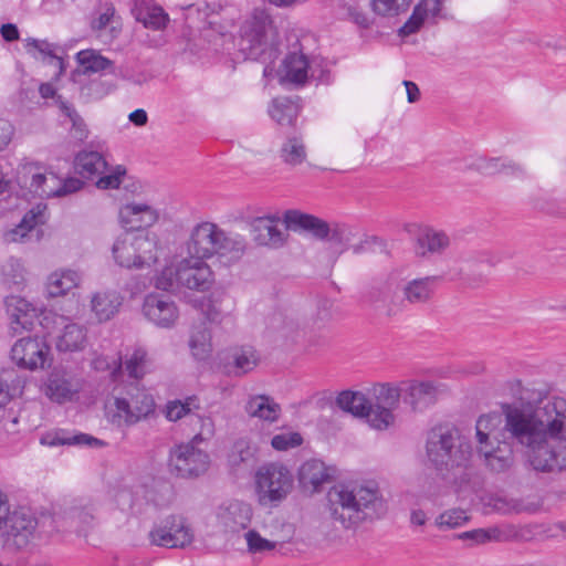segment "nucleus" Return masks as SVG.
I'll return each instance as SVG.
<instances>
[{
  "label": "nucleus",
  "mask_w": 566,
  "mask_h": 566,
  "mask_svg": "<svg viewBox=\"0 0 566 566\" xmlns=\"http://www.w3.org/2000/svg\"><path fill=\"white\" fill-rule=\"evenodd\" d=\"M367 392L369 424L377 430L387 429L395 420L392 411L399 403L401 388L391 384H377Z\"/></svg>",
  "instance_id": "10"
},
{
  "label": "nucleus",
  "mask_w": 566,
  "mask_h": 566,
  "mask_svg": "<svg viewBox=\"0 0 566 566\" xmlns=\"http://www.w3.org/2000/svg\"><path fill=\"white\" fill-rule=\"evenodd\" d=\"M41 443L48 446H90V447H99L103 446L104 442L94 438L86 433H78L73 436H67L65 432L60 431L54 434H46L41 439Z\"/></svg>",
  "instance_id": "44"
},
{
  "label": "nucleus",
  "mask_w": 566,
  "mask_h": 566,
  "mask_svg": "<svg viewBox=\"0 0 566 566\" xmlns=\"http://www.w3.org/2000/svg\"><path fill=\"white\" fill-rule=\"evenodd\" d=\"M248 552L251 554H264L275 548V542L262 537L256 531L250 530L244 534Z\"/></svg>",
  "instance_id": "56"
},
{
  "label": "nucleus",
  "mask_w": 566,
  "mask_h": 566,
  "mask_svg": "<svg viewBox=\"0 0 566 566\" xmlns=\"http://www.w3.org/2000/svg\"><path fill=\"white\" fill-rule=\"evenodd\" d=\"M428 461L440 472L465 468L472 449L460 431L450 424H438L427 433Z\"/></svg>",
  "instance_id": "4"
},
{
  "label": "nucleus",
  "mask_w": 566,
  "mask_h": 566,
  "mask_svg": "<svg viewBox=\"0 0 566 566\" xmlns=\"http://www.w3.org/2000/svg\"><path fill=\"white\" fill-rule=\"evenodd\" d=\"M87 343L86 328L83 325L71 323L64 326L56 339L59 352H80Z\"/></svg>",
  "instance_id": "37"
},
{
  "label": "nucleus",
  "mask_w": 566,
  "mask_h": 566,
  "mask_svg": "<svg viewBox=\"0 0 566 566\" xmlns=\"http://www.w3.org/2000/svg\"><path fill=\"white\" fill-rule=\"evenodd\" d=\"M199 439L201 434H196L190 442L180 444L171 451L169 465L176 475L192 478L208 470L209 455L197 447Z\"/></svg>",
  "instance_id": "12"
},
{
  "label": "nucleus",
  "mask_w": 566,
  "mask_h": 566,
  "mask_svg": "<svg viewBox=\"0 0 566 566\" xmlns=\"http://www.w3.org/2000/svg\"><path fill=\"white\" fill-rule=\"evenodd\" d=\"M231 359L234 375L242 376L252 371L258 366L260 355L253 347L242 346L233 349Z\"/></svg>",
  "instance_id": "42"
},
{
  "label": "nucleus",
  "mask_w": 566,
  "mask_h": 566,
  "mask_svg": "<svg viewBox=\"0 0 566 566\" xmlns=\"http://www.w3.org/2000/svg\"><path fill=\"white\" fill-rule=\"evenodd\" d=\"M203 259L191 255L190 259H184L178 263L181 287L198 292L210 289L213 283V273L210 266L202 261Z\"/></svg>",
  "instance_id": "14"
},
{
  "label": "nucleus",
  "mask_w": 566,
  "mask_h": 566,
  "mask_svg": "<svg viewBox=\"0 0 566 566\" xmlns=\"http://www.w3.org/2000/svg\"><path fill=\"white\" fill-rule=\"evenodd\" d=\"M504 430L526 448L527 460L537 472L566 469V400L555 397L535 409L505 405Z\"/></svg>",
  "instance_id": "1"
},
{
  "label": "nucleus",
  "mask_w": 566,
  "mask_h": 566,
  "mask_svg": "<svg viewBox=\"0 0 566 566\" xmlns=\"http://www.w3.org/2000/svg\"><path fill=\"white\" fill-rule=\"evenodd\" d=\"M247 250V241L239 233L228 232L216 223L202 222L196 226L188 242V252L197 258L217 256L224 265L238 262Z\"/></svg>",
  "instance_id": "3"
},
{
  "label": "nucleus",
  "mask_w": 566,
  "mask_h": 566,
  "mask_svg": "<svg viewBox=\"0 0 566 566\" xmlns=\"http://www.w3.org/2000/svg\"><path fill=\"white\" fill-rule=\"evenodd\" d=\"M151 545L165 548H186L195 539L188 521L181 515H168L155 523L148 533Z\"/></svg>",
  "instance_id": "9"
},
{
  "label": "nucleus",
  "mask_w": 566,
  "mask_h": 566,
  "mask_svg": "<svg viewBox=\"0 0 566 566\" xmlns=\"http://www.w3.org/2000/svg\"><path fill=\"white\" fill-rule=\"evenodd\" d=\"M4 304L14 331L19 328L31 329L33 327L39 314V310L33 304L18 295L7 296Z\"/></svg>",
  "instance_id": "24"
},
{
  "label": "nucleus",
  "mask_w": 566,
  "mask_h": 566,
  "mask_svg": "<svg viewBox=\"0 0 566 566\" xmlns=\"http://www.w3.org/2000/svg\"><path fill=\"white\" fill-rule=\"evenodd\" d=\"M119 222L127 231H137L154 226L159 218L158 211L146 202H127L119 208Z\"/></svg>",
  "instance_id": "18"
},
{
  "label": "nucleus",
  "mask_w": 566,
  "mask_h": 566,
  "mask_svg": "<svg viewBox=\"0 0 566 566\" xmlns=\"http://www.w3.org/2000/svg\"><path fill=\"white\" fill-rule=\"evenodd\" d=\"M50 346L40 337H23L11 348V359L20 368L35 370L49 361Z\"/></svg>",
  "instance_id": "13"
},
{
  "label": "nucleus",
  "mask_w": 566,
  "mask_h": 566,
  "mask_svg": "<svg viewBox=\"0 0 566 566\" xmlns=\"http://www.w3.org/2000/svg\"><path fill=\"white\" fill-rule=\"evenodd\" d=\"M469 521V516L465 511L461 509H452L441 513L436 524L439 527L455 528L460 527Z\"/></svg>",
  "instance_id": "57"
},
{
  "label": "nucleus",
  "mask_w": 566,
  "mask_h": 566,
  "mask_svg": "<svg viewBox=\"0 0 566 566\" xmlns=\"http://www.w3.org/2000/svg\"><path fill=\"white\" fill-rule=\"evenodd\" d=\"M251 517V505L238 500L222 503L217 511L219 524L229 532H239L247 528Z\"/></svg>",
  "instance_id": "19"
},
{
  "label": "nucleus",
  "mask_w": 566,
  "mask_h": 566,
  "mask_svg": "<svg viewBox=\"0 0 566 566\" xmlns=\"http://www.w3.org/2000/svg\"><path fill=\"white\" fill-rule=\"evenodd\" d=\"M398 290L397 279L394 275L386 280L376 282L369 292V300L373 303L388 302Z\"/></svg>",
  "instance_id": "52"
},
{
  "label": "nucleus",
  "mask_w": 566,
  "mask_h": 566,
  "mask_svg": "<svg viewBox=\"0 0 566 566\" xmlns=\"http://www.w3.org/2000/svg\"><path fill=\"white\" fill-rule=\"evenodd\" d=\"M144 315L156 326L170 328L179 317V311L170 296L165 294H149L143 304Z\"/></svg>",
  "instance_id": "17"
},
{
  "label": "nucleus",
  "mask_w": 566,
  "mask_h": 566,
  "mask_svg": "<svg viewBox=\"0 0 566 566\" xmlns=\"http://www.w3.org/2000/svg\"><path fill=\"white\" fill-rule=\"evenodd\" d=\"M484 507L488 513H499L502 515L525 511V506L521 501L496 494L484 499Z\"/></svg>",
  "instance_id": "46"
},
{
  "label": "nucleus",
  "mask_w": 566,
  "mask_h": 566,
  "mask_svg": "<svg viewBox=\"0 0 566 566\" xmlns=\"http://www.w3.org/2000/svg\"><path fill=\"white\" fill-rule=\"evenodd\" d=\"M407 7L405 0H374V11L380 15H397Z\"/></svg>",
  "instance_id": "60"
},
{
  "label": "nucleus",
  "mask_w": 566,
  "mask_h": 566,
  "mask_svg": "<svg viewBox=\"0 0 566 566\" xmlns=\"http://www.w3.org/2000/svg\"><path fill=\"white\" fill-rule=\"evenodd\" d=\"M469 167L483 175L505 174L509 176H520L524 172L523 168L518 164L509 159L500 158L478 157Z\"/></svg>",
  "instance_id": "35"
},
{
  "label": "nucleus",
  "mask_w": 566,
  "mask_h": 566,
  "mask_svg": "<svg viewBox=\"0 0 566 566\" xmlns=\"http://www.w3.org/2000/svg\"><path fill=\"white\" fill-rule=\"evenodd\" d=\"M6 525L7 541L11 542L17 548L25 547L33 538L38 527V520L27 510L8 512L3 521Z\"/></svg>",
  "instance_id": "15"
},
{
  "label": "nucleus",
  "mask_w": 566,
  "mask_h": 566,
  "mask_svg": "<svg viewBox=\"0 0 566 566\" xmlns=\"http://www.w3.org/2000/svg\"><path fill=\"white\" fill-rule=\"evenodd\" d=\"M291 471L280 463H268L255 473V494L260 505L275 507L283 502L293 489Z\"/></svg>",
  "instance_id": "7"
},
{
  "label": "nucleus",
  "mask_w": 566,
  "mask_h": 566,
  "mask_svg": "<svg viewBox=\"0 0 566 566\" xmlns=\"http://www.w3.org/2000/svg\"><path fill=\"white\" fill-rule=\"evenodd\" d=\"M190 412V403L180 400L170 401L166 407V417L170 421H177Z\"/></svg>",
  "instance_id": "61"
},
{
  "label": "nucleus",
  "mask_w": 566,
  "mask_h": 566,
  "mask_svg": "<svg viewBox=\"0 0 566 566\" xmlns=\"http://www.w3.org/2000/svg\"><path fill=\"white\" fill-rule=\"evenodd\" d=\"M253 458V452L243 442H238L234 446V450L230 455V463L232 465H239L240 463L249 462Z\"/></svg>",
  "instance_id": "63"
},
{
  "label": "nucleus",
  "mask_w": 566,
  "mask_h": 566,
  "mask_svg": "<svg viewBox=\"0 0 566 566\" xmlns=\"http://www.w3.org/2000/svg\"><path fill=\"white\" fill-rule=\"evenodd\" d=\"M189 348L196 360H206L212 353L211 334L206 321L195 324L189 336Z\"/></svg>",
  "instance_id": "36"
},
{
  "label": "nucleus",
  "mask_w": 566,
  "mask_h": 566,
  "mask_svg": "<svg viewBox=\"0 0 566 566\" xmlns=\"http://www.w3.org/2000/svg\"><path fill=\"white\" fill-rule=\"evenodd\" d=\"M3 281L10 287H15V290H20L24 284V268L22 263L18 260H10L3 266Z\"/></svg>",
  "instance_id": "53"
},
{
  "label": "nucleus",
  "mask_w": 566,
  "mask_h": 566,
  "mask_svg": "<svg viewBox=\"0 0 566 566\" xmlns=\"http://www.w3.org/2000/svg\"><path fill=\"white\" fill-rule=\"evenodd\" d=\"M476 448L485 464L494 472H504L514 463L513 448L507 441L495 440Z\"/></svg>",
  "instance_id": "20"
},
{
  "label": "nucleus",
  "mask_w": 566,
  "mask_h": 566,
  "mask_svg": "<svg viewBox=\"0 0 566 566\" xmlns=\"http://www.w3.org/2000/svg\"><path fill=\"white\" fill-rule=\"evenodd\" d=\"M336 406L356 417H366L368 419L369 400L368 392L344 390L336 398Z\"/></svg>",
  "instance_id": "38"
},
{
  "label": "nucleus",
  "mask_w": 566,
  "mask_h": 566,
  "mask_svg": "<svg viewBox=\"0 0 566 566\" xmlns=\"http://www.w3.org/2000/svg\"><path fill=\"white\" fill-rule=\"evenodd\" d=\"M82 275L77 271L63 269L51 273L46 280V293L49 297H60L77 287Z\"/></svg>",
  "instance_id": "32"
},
{
  "label": "nucleus",
  "mask_w": 566,
  "mask_h": 566,
  "mask_svg": "<svg viewBox=\"0 0 566 566\" xmlns=\"http://www.w3.org/2000/svg\"><path fill=\"white\" fill-rule=\"evenodd\" d=\"M499 424L500 416L495 413L481 416L475 424L478 446L497 440L494 430Z\"/></svg>",
  "instance_id": "49"
},
{
  "label": "nucleus",
  "mask_w": 566,
  "mask_h": 566,
  "mask_svg": "<svg viewBox=\"0 0 566 566\" xmlns=\"http://www.w3.org/2000/svg\"><path fill=\"white\" fill-rule=\"evenodd\" d=\"M155 286L163 291H175L181 287L179 283V265L166 266L156 277Z\"/></svg>",
  "instance_id": "54"
},
{
  "label": "nucleus",
  "mask_w": 566,
  "mask_h": 566,
  "mask_svg": "<svg viewBox=\"0 0 566 566\" xmlns=\"http://www.w3.org/2000/svg\"><path fill=\"white\" fill-rule=\"evenodd\" d=\"M426 17L419 11V9H413L411 17L408 21L400 28L399 32L401 35H410L417 32L422 25Z\"/></svg>",
  "instance_id": "62"
},
{
  "label": "nucleus",
  "mask_w": 566,
  "mask_h": 566,
  "mask_svg": "<svg viewBox=\"0 0 566 566\" xmlns=\"http://www.w3.org/2000/svg\"><path fill=\"white\" fill-rule=\"evenodd\" d=\"M22 189L40 198H51L61 190V178L41 163H25L18 170Z\"/></svg>",
  "instance_id": "11"
},
{
  "label": "nucleus",
  "mask_w": 566,
  "mask_h": 566,
  "mask_svg": "<svg viewBox=\"0 0 566 566\" xmlns=\"http://www.w3.org/2000/svg\"><path fill=\"white\" fill-rule=\"evenodd\" d=\"M75 171L85 179H93L107 170V161L95 150L80 151L74 161Z\"/></svg>",
  "instance_id": "34"
},
{
  "label": "nucleus",
  "mask_w": 566,
  "mask_h": 566,
  "mask_svg": "<svg viewBox=\"0 0 566 566\" xmlns=\"http://www.w3.org/2000/svg\"><path fill=\"white\" fill-rule=\"evenodd\" d=\"M138 20L142 21L146 28L161 30L167 25L169 17L163 8L151 7L147 9L145 13H140Z\"/></svg>",
  "instance_id": "55"
},
{
  "label": "nucleus",
  "mask_w": 566,
  "mask_h": 566,
  "mask_svg": "<svg viewBox=\"0 0 566 566\" xmlns=\"http://www.w3.org/2000/svg\"><path fill=\"white\" fill-rule=\"evenodd\" d=\"M158 240L149 233H126L113 245L116 263L126 269H144L158 260Z\"/></svg>",
  "instance_id": "6"
},
{
  "label": "nucleus",
  "mask_w": 566,
  "mask_h": 566,
  "mask_svg": "<svg viewBox=\"0 0 566 566\" xmlns=\"http://www.w3.org/2000/svg\"><path fill=\"white\" fill-rule=\"evenodd\" d=\"M96 504L93 501L81 502L54 518L59 531L85 533L96 524Z\"/></svg>",
  "instance_id": "16"
},
{
  "label": "nucleus",
  "mask_w": 566,
  "mask_h": 566,
  "mask_svg": "<svg viewBox=\"0 0 566 566\" xmlns=\"http://www.w3.org/2000/svg\"><path fill=\"white\" fill-rule=\"evenodd\" d=\"M25 50L35 60L56 66L59 74L64 71V60L61 56L64 51L57 44L51 43L48 40L29 38L25 40Z\"/></svg>",
  "instance_id": "27"
},
{
  "label": "nucleus",
  "mask_w": 566,
  "mask_h": 566,
  "mask_svg": "<svg viewBox=\"0 0 566 566\" xmlns=\"http://www.w3.org/2000/svg\"><path fill=\"white\" fill-rule=\"evenodd\" d=\"M245 411L251 417L273 422L279 418L281 407L271 397L259 395L248 400Z\"/></svg>",
  "instance_id": "39"
},
{
  "label": "nucleus",
  "mask_w": 566,
  "mask_h": 566,
  "mask_svg": "<svg viewBox=\"0 0 566 566\" xmlns=\"http://www.w3.org/2000/svg\"><path fill=\"white\" fill-rule=\"evenodd\" d=\"M21 389V380L14 370L0 373V407H4Z\"/></svg>",
  "instance_id": "50"
},
{
  "label": "nucleus",
  "mask_w": 566,
  "mask_h": 566,
  "mask_svg": "<svg viewBox=\"0 0 566 566\" xmlns=\"http://www.w3.org/2000/svg\"><path fill=\"white\" fill-rule=\"evenodd\" d=\"M355 233L350 226L345 223L332 222L328 227V234L325 241L331 242L333 245L340 247L342 251L348 248Z\"/></svg>",
  "instance_id": "51"
},
{
  "label": "nucleus",
  "mask_w": 566,
  "mask_h": 566,
  "mask_svg": "<svg viewBox=\"0 0 566 566\" xmlns=\"http://www.w3.org/2000/svg\"><path fill=\"white\" fill-rule=\"evenodd\" d=\"M280 158L292 167L302 165L307 158L304 140L297 136L286 138L280 148Z\"/></svg>",
  "instance_id": "41"
},
{
  "label": "nucleus",
  "mask_w": 566,
  "mask_h": 566,
  "mask_svg": "<svg viewBox=\"0 0 566 566\" xmlns=\"http://www.w3.org/2000/svg\"><path fill=\"white\" fill-rule=\"evenodd\" d=\"M275 36L271 17L263 10H254L241 27L238 50L244 60H260L268 51L271 56Z\"/></svg>",
  "instance_id": "5"
},
{
  "label": "nucleus",
  "mask_w": 566,
  "mask_h": 566,
  "mask_svg": "<svg viewBox=\"0 0 566 566\" xmlns=\"http://www.w3.org/2000/svg\"><path fill=\"white\" fill-rule=\"evenodd\" d=\"M76 61L84 67L85 73H97L107 71L114 73V63L99 54L96 50H82L76 54Z\"/></svg>",
  "instance_id": "43"
},
{
  "label": "nucleus",
  "mask_w": 566,
  "mask_h": 566,
  "mask_svg": "<svg viewBox=\"0 0 566 566\" xmlns=\"http://www.w3.org/2000/svg\"><path fill=\"white\" fill-rule=\"evenodd\" d=\"M401 396L405 403L419 411L434 403L438 388L430 381H411L401 388Z\"/></svg>",
  "instance_id": "25"
},
{
  "label": "nucleus",
  "mask_w": 566,
  "mask_h": 566,
  "mask_svg": "<svg viewBox=\"0 0 566 566\" xmlns=\"http://www.w3.org/2000/svg\"><path fill=\"white\" fill-rule=\"evenodd\" d=\"M442 3L443 0H422L418 6H416V9H419L426 18L431 17L436 19L441 17Z\"/></svg>",
  "instance_id": "64"
},
{
  "label": "nucleus",
  "mask_w": 566,
  "mask_h": 566,
  "mask_svg": "<svg viewBox=\"0 0 566 566\" xmlns=\"http://www.w3.org/2000/svg\"><path fill=\"white\" fill-rule=\"evenodd\" d=\"M269 114L280 125H292L298 115V106L287 97L274 98Z\"/></svg>",
  "instance_id": "45"
},
{
  "label": "nucleus",
  "mask_w": 566,
  "mask_h": 566,
  "mask_svg": "<svg viewBox=\"0 0 566 566\" xmlns=\"http://www.w3.org/2000/svg\"><path fill=\"white\" fill-rule=\"evenodd\" d=\"M149 363L147 352L142 347H135L130 354H126L124 361L114 369L113 374L124 368L129 378L138 380L148 371Z\"/></svg>",
  "instance_id": "40"
},
{
  "label": "nucleus",
  "mask_w": 566,
  "mask_h": 566,
  "mask_svg": "<svg viewBox=\"0 0 566 566\" xmlns=\"http://www.w3.org/2000/svg\"><path fill=\"white\" fill-rule=\"evenodd\" d=\"M56 106L60 108L63 115H65L72 123V129L74 137L78 140H83L87 136L86 126L83 118L74 108L73 104L59 96L56 99Z\"/></svg>",
  "instance_id": "48"
},
{
  "label": "nucleus",
  "mask_w": 566,
  "mask_h": 566,
  "mask_svg": "<svg viewBox=\"0 0 566 566\" xmlns=\"http://www.w3.org/2000/svg\"><path fill=\"white\" fill-rule=\"evenodd\" d=\"M518 534L512 526L501 528L492 526L488 528H475L472 531L463 532L459 535L460 539L471 541L472 544H486L491 542H506L512 538H517Z\"/></svg>",
  "instance_id": "33"
},
{
  "label": "nucleus",
  "mask_w": 566,
  "mask_h": 566,
  "mask_svg": "<svg viewBox=\"0 0 566 566\" xmlns=\"http://www.w3.org/2000/svg\"><path fill=\"white\" fill-rule=\"evenodd\" d=\"M332 516L349 528L366 520L378 518L387 507L378 488L374 484H339L328 492Z\"/></svg>",
  "instance_id": "2"
},
{
  "label": "nucleus",
  "mask_w": 566,
  "mask_h": 566,
  "mask_svg": "<svg viewBox=\"0 0 566 566\" xmlns=\"http://www.w3.org/2000/svg\"><path fill=\"white\" fill-rule=\"evenodd\" d=\"M303 439L297 432H284L276 434L272 438L271 444L275 450L285 451L290 448H295L301 446Z\"/></svg>",
  "instance_id": "59"
},
{
  "label": "nucleus",
  "mask_w": 566,
  "mask_h": 566,
  "mask_svg": "<svg viewBox=\"0 0 566 566\" xmlns=\"http://www.w3.org/2000/svg\"><path fill=\"white\" fill-rule=\"evenodd\" d=\"M334 470L321 460L312 459L304 462L298 470L300 485L305 492H318L322 485L329 483Z\"/></svg>",
  "instance_id": "21"
},
{
  "label": "nucleus",
  "mask_w": 566,
  "mask_h": 566,
  "mask_svg": "<svg viewBox=\"0 0 566 566\" xmlns=\"http://www.w3.org/2000/svg\"><path fill=\"white\" fill-rule=\"evenodd\" d=\"M439 281L440 277L436 275L408 281L402 286L403 300L411 305L428 303L433 297Z\"/></svg>",
  "instance_id": "28"
},
{
  "label": "nucleus",
  "mask_w": 566,
  "mask_h": 566,
  "mask_svg": "<svg viewBox=\"0 0 566 566\" xmlns=\"http://www.w3.org/2000/svg\"><path fill=\"white\" fill-rule=\"evenodd\" d=\"M45 396L53 402L65 403L78 392V384L62 370H53L44 385Z\"/></svg>",
  "instance_id": "22"
},
{
  "label": "nucleus",
  "mask_w": 566,
  "mask_h": 566,
  "mask_svg": "<svg viewBox=\"0 0 566 566\" xmlns=\"http://www.w3.org/2000/svg\"><path fill=\"white\" fill-rule=\"evenodd\" d=\"M282 83H291L302 86L308 78V61L303 53L292 52L287 54L280 70Z\"/></svg>",
  "instance_id": "29"
},
{
  "label": "nucleus",
  "mask_w": 566,
  "mask_h": 566,
  "mask_svg": "<svg viewBox=\"0 0 566 566\" xmlns=\"http://www.w3.org/2000/svg\"><path fill=\"white\" fill-rule=\"evenodd\" d=\"M45 205L38 203L24 214L18 226L4 233V240L7 242H23L28 240L32 230L45 222Z\"/></svg>",
  "instance_id": "30"
},
{
  "label": "nucleus",
  "mask_w": 566,
  "mask_h": 566,
  "mask_svg": "<svg viewBox=\"0 0 566 566\" xmlns=\"http://www.w3.org/2000/svg\"><path fill=\"white\" fill-rule=\"evenodd\" d=\"M420 253H440L450 244L449 237L442 231L427 230L418 238Z\"/></svg>",
  "instance_id": "47"
},
{
  "label": "nucleus",
  "mask_w": 566,
  "mask_h": 566,
  "mask_svg": "<svg viewBox=\"0 0 566 566\" xmlns=\"http://www.w3.org/2000/svg\"><path fill=\"white\" fill-rule=\"evenodd\" d=\"M285 222L289 228L293 230H304L317 240L325 241L328 234V222L315 216L296 210H290L285 213Z\"/></svg>",
  "instance_id": "26"
},
{
  "label": "nucleus",
  "mask_w": 566,
  "mask_h": 566,
  "mask_svg": "<svg viewBox=\"0 0 566 566\" xmlns=\"http://www.w3.org/2000/svg\"><path fill=\"white\" fill-rule=\"evenodd\" d=\"M126 170L122 166H117L114 170H106L103 176H99L96 186L99 189H116L122 184V178L125 176Z\"/></svg>",
  "instance_id": "58"
},
{
  "label": "nucleus",
  "mask_w": 566,
  "mask_h": 566,
  "mask_svg": "<svg viewBox=\"0 0 566 566\" xmlns=\"http://www.w3.org/2000/svg\"><path fill=\"white\" fill-rule=\"evenodd\" d=\"M155 411V400L145 388L130 385L123 397H116L114 409L109 410L112 423L133 426L148 418Z\"/></svg>",
  "instance_id": "8"
},
{
  "label": "nucleus",
  "mask_w": 566,
  "mask_h": 566,
  "mask_svg": "<svg viewBox=\"0 0 566 566\" xmlns=\"http://www.w3.org/2000/svg\"><path fill=\"white\" fill-rule=\"evenodd\" d=\"M251 234L253 240L260 244L270 248H280L285 242V231L277 224L275 217H260L251 222Z\"/></svg>",
  "instance_id": "23"
},
{
  "label": "nucleus",
  "mask_w": 566,
  "mask_h": 566,
  "mask_svg": "<svg viewBox=\"0 0 566 566\" xmlns=\"http://www.w3.org/2000/svg\"><path fill=\"white\" fill-rule=\"evenodd\" d=\"M123 298L116 291L96 292L91 297V310L98 322H107L118 312Z\"/></svg>",
  "instance_id": "31"
}]
</instances>
